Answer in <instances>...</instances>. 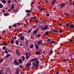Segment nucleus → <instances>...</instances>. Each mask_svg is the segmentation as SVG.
<instances>
[{
    "mask_svg": "<svg viewBox=\"0 0 74 74\" xmlns=\"http://www.w3.org/2000/svg\"><path fill=\"white\" fill-rule=\"evenodd\" d=\"M53 52V51L52 50H51L49 52L48 55L49 56H50L51 54H52V53Z\"/></svg>",
    "mask_w": 74,
    "mask_h": 74,
    "instance_id": "6e6552de",
    "label": "nucleus"
},
{
    "mask_svg": "<svg viewBox=\"0 0 74 74\" xmlns=\"http://www.w3.org/2000/svg\"><path fill=\"white\" fill-rule=\"evenodd\" d=\"M41 36V35L40 34H39L38 35H37L36 36L37 37L39 38Z\"/></svg>",
    "mask_w": 74,
    "mask_h": 74,
    "instance_id": "4be33fe9",
    "label": "nucleus"
},
{
    "mask_svg": "<svg viewBox=\"0 0 74 74\" xmlns=\"http://www.w3.org/2000/svg\"><path fill=\"white\" fill-rule=\"evenodd\" d=\"M3 59L0 60V63H1L3 61Z\"/></svg>",
    "mask_w": 74,
    "mask_h": 74,
    "instance_id": "79ce46f5",
    "label": "nucleus"
},
{
    "mask_svg": "<svg viewBox=\"0 0 74 74\" xmlns=\"http://www.w3.org/2000/svg\"><path fill=\"white\" fill-rule=\"evenodd\" d=\"M34 47V45L32 44L30 45V46H29V48L32 49Z\"/></svg>",
    "mask_w": 74,
    "mask_h": 74,
    "instance_id": "5701e85b",
    "label": "nucleus"
},
{
    "mask_svg": "<svg viewBox=\"0 0 74 74\" xmlns=\"http://www.w3.org/2000/svg\"><path fill=\"white\" fill-rule=\"evenodd\" d=\"M17 61L16 60H14V62H13V64H15V63H17Z\"/></svg>",
    "mask_w": 74,
    "mask_h": 74,
    "instance_id": "c85d7f7f",
    "label": "nucleus"
},
{
    "mask_svg": "<svg viewBox=\"0 0 74 74\" xmlns=\"http://www.w3.org/2000/svg\"><path fill=\"white\" fill-rule=\"evenodd\" d=\"M15 43H16V45H18L19 44V41L18 40H16L15 41Z\"/></svg>",
    "mask_w": 74,
    "mask_h": 74,
    "instance_id": "393cba45",
    "label": "nucleus"
},
{
    "mask_svg": "<svg viewBox=\"0 0 74 74\" xmlns=\"http://www.w3.org/2000/svg\"><path fill=\"white\" fill-rule=\"evenodd\" d=\"M16 38H16V37H14V38H13V39H15V40H16Z\"/></svg>",
    "mask_w": 74,
    "mask_h": 74,
    "instance_id": "338daca9",
    "label": "nucleus"
},
{
    "mask_svg": "<svg viewBox=\"0 0 74 74\" xmlns=\"http://www.w3.org/2000/svg\"><path fill=\"white\" fill-rule=\"evenodd\" d=\"M5 48H6V47H5V46H4V47H3V50H5Z\"/></svg>",
    "mask_w": 74,
    "mask_h": 74,
    "instance_id": "e433bc0d",
    "label": "nucleus"
},
{
    "mask_svg": "<svg viewBox=\"0 0 74 74\" xmlns=\"http://www.w3.org/2000/svg\"><path fill=\"white\" fill-rule=\"evenodd\" d=\"M51 40L50 38H49V39H48V40H47V41L48 42H50V41H51Z\"/></svg>",
    "mask_w": 74,
    "mask_h": 74,
    "instance_id": "a18cd8bd",
    "label": "nucleus"
},
{
    "mask_svg": "<svg viewBox=\"0 0 74 74\" xmlns=\"http://www.w3.org/2000/svg\"><path fill=\"white\" fill-rule=\"evenodd\" d=\"M59 72L58 71H56V74H59Z\"/></svg>",
    "mask_w": 74,
    "mask_h": 74,
    "instance_id": "de8ad7c7",
    "label": "nucleus"
},
{
    "mask_svg": "<svg viewBox=\"0 0 74 74\" xmlns=\"http://www.w3.org/2000/svg\"><path fill=\"white\" fill-rule=\"evenodd\" d=\"M59 25L60 26H62V23H59Z\"/></svg>",
    "mask_w": 74,
    "mask_h": 74,
    "instance_id": "864d4df0",
    "label": "nucleus"
},
{
    "mask_svg": "<svg viewBox=\"0 0 74 74\" xmlns=\"http://www.w3.org/2000/svg\"><path fill=\"white\" fill-rule=\"evenodd\" d=\"M8 3L10 4L11 3V0H9L8 1Z\"/></svg>",
    "mask_w": 74,
    "mask_h": 74,
    "instance_id": "5fc2aeb1",
    "label": "nucleus"
},
{
    "mask_svg": "<svg viewBox=\"0 0 74 74\" xmlns=\"http://www.w3.org/2000/svg\"><path fill=\"white\" fill-rule=\"evenodd\" d=\"M73 41V40H69V42H72V41Z\"/></svg>",
    "mask_w": 74,
    "mask_h": 74,
    "instance_id": "052dcab7",
    "label": "nucleus"
},
{
    "mask_svg": "<svg viewBox=\"0 0 74 74\" xmlns=\"http://www.w3.org/2000/svg\"><path fill=\"white\" fill-rule=\"evenodd\" d=\"M31 3L32 4H33V5H34V2L33 1H32L31 2Z\"/></svg>",
    "mask_w": 74,
    "mask_h": 74,
    "instance_id": "603ef678",
    "label": "nucleus"
},
{
    "mask_svg": "<svg viewBox=\"0 0 74 74\" xmlns=\"http://www.w3.org/2000/svg\"><path fill=\"white\" fill-rule=\"evenodd\" d=\"M14 27H16L17 26V25L16 24H14Z\"/></svg>",
    "mask_w": 74,
    "mask_h": 74,
    "instance_id": "4d7b16f0",
    "label": "nucleus"
},
{
    "mask_svg": "<svg viewBox=\"0 0 74 74\" xmlns=\"http://www.w3.org/2000/svg\"><path fill=\"white\" fill-rule=\"evenodd\" d=\"M38 29H36L33 32V34L35 35L36 34V33L38 32Z\"/></svg>",
    "mask_w": 74,
    "mask_h": 74,
    "instance_id": "7ed1b4c3",
    "label": "nucleus"
},
{
    "mask_svg": "<svg viewBox=\"0 0 74 74\" xmlns=\"http://www.w3.org/2000/svg\"><path fill=\"white\" fill-rule=\"evenodd\" d=\"M38 60V58H33L32 59H31L29 61V62H35V61H38L37 60Z\"/></svg>",
    "mask_w": 74,
    "mask_h": 74,
    "instance_id": "f257e3e1",
    "label": "nucleus"
},
{
    "mask_svg": "<svg viewBox=\"0 0 74 74\" xmlns=\"http://www.w3.org/2000/svg\"><path fill=\"white\" fill-rule=\"evenodd\" d=\"M29 56H26V59H29Z\"/></svg>",
    "mask_w": 74,
    "mask_h": 74,
    "instance_id": "37998d69",
    "label": "nucleus"
},
{
    "mask_svg": "<svg viewBox=\"0 0 74 74\" xmlns=\"http://www.w3.org/2000/svg\"><path fill=\"white\" fill-rule=\"evenodd\" d=\"M19 68H17L16 70V73L15 74H19Z\"/></svg>",
    "mask_w": 74,
    "mask_h": 74,
    "instance_id": "39448f33",
    "label": "nucleus"
},
{
    "mask_svg": "<svg viewBox=\"0 0 74 74\" xmlns=\"http://www.w3.org/2000/svg\"><path fill=\"white\" fill-rule=\"evenodd\" d=\"M26 46H27V48H28V41L27 40V41H26Z\"/></svg>",
    "mask_w": 74,
    "mask_h": 74,
    "instance_id": "6ab92c4d",
    "label": "nucleus"
},
{
    "mask_svg": "<svg viewBox=\"0 0 74 74\" xmlns=\"http://www.w3.org/2000/svg\"><path fill=\"white\" fill-rule=\"evenodd\" d=\"M10 56H11V55L10 54V53H8V54H7V56H6V58H8Z\"/></svg>",
    "mask_w": 74,
    "mask_h": 74,
    "instance_id": "4468645a",
    "label": "nucleus"
},
{
    "mask_svg": "<svg viewBox=\"0 0 74 74\" xmlns=\"http://www.w3.org/2000/svg\"><path fill=\"white\" fill-rule=\"evenodd\" d=\"M3 45H7L8 44L6 43L3 42Z\"/></svg>",
    "mask_w": 74,
    "mask_h": 74,
    "instance_id": "c03bdc74",
    "label": "nucleus"
},
{
    "mask_svg": "<svg viewBox=\"0 0 74 74\" xmlns=\"http://www.w3.org/2000/svg\"><path fill=\"white\" fill-rule=\"evenodd\" d=\"M26 56H28V55H29V53L28 52H27L26 53Z\"/></svg>",
    "mask_w": 74,
    "mask_h": 74,
    "instance_id": "3c124183",
    "label": "nucleus"
},
{
    "mask_svg": "<svg viewBox=\"0 0 74 74\" xmlns=\"http://www.w3.org/2000/svg\"><path fill=\"white\" fill-rule=\"evenodd\" d=\"M68 3H69V2H67V3L66 4H67V5H68V7H69L70 6H69V5Z\"/></svg>",
    "mask_w": 74,
    "mask_h": 74,
    "instance_id": "8fccbe9b",
    "label": "nucleus"
},
{
    "mask_svg": "<svg viewBox=\"0 0 74 74\" xmlns=\"http://www.w3.org/2000/svg\"><path fill=\"white\" fill-rule=\"evenodd\" d=\"M62 6L64 7L66 5V3H62Z\"/></svg>",
    "mask_w": 74,
    "mask_h": 74,
    "instance_id": "412c9836",
    "label": "nucleus"
},
{
    "mask_svg": "<svg viewBox=\"0 0 74 74\" xmlns=\"http://www.w3.org/2000/svg\"><path fill=\"white\" fill-rule=\"evenodd\" d=\"M2 53V54H2V56L4 55V52L2 51V53Z\"/></svg>",
    "mask_w": 74,
    "mask_h": 74,
    "instance_id": "bf43d9fd",
    "label": "nucleus"
},
{
    "mask_svg": "<svg viewBox=\"0 0 74 74\" xmlns=\"http://www.w3.org/2000/svg\"><path fill=\"white\" fill-rule=\"evenodd\" d=\"M1 1L3 3H5L6 2L5 1V0H2V1Z\"/></svg>",
    "mask_w": 74,
    "mask_h": 74,
    "instance_id": "f704fd0d",
    "label": "nucleus"
},
{
    "mask_svg": "<svg viewBox=\"0 0 74 74\" xmlns=\"http://www.w3.org/2000/svg\"><path fill=\"white\" fill-rule=\"evenodd\" d=\"M18 61L20 64H21L23 62L22 60L21 59H19Z\"/></svg>",
    "mask_w": 74,
    "mask_h": 74,
    "instance_id": "f8f14e48",
    "label": "nucleus"
},
{
    "mask_svg": "<svg viewBox=\"0 0 74 74\" xmlns=\"http://www.w3.org/2000/svg\"><path fill=\"white\" fill-rule=\"evenodd\" d=\"M3 72V70H1L0 71V74H2Z\"/></svg>",
    "mask_w": 74,
    "mask_h": 74,
    "instance_id": "473e14b6",
    "label": "nucleus"
},
{
    "mask_svg": "<svg viewBox=\"0 0 74 74\" xmlns=\"http://www.w3.org/2000/svg\"><path fill=\"white\" fill-rule=\"evenodd\" d=\"M56 2V0H53V1H52V2L51 3V4H52L53 5Z\"/></svg>",
    "mask_w": 74,
    "mask_h": 74,
    "instance_id": "a211bd4d",
    "label": "nucleus"
},
{
    "mask_svg": "<svg viewBox=\"0 0 74 74\" xmlns=\"http://www.w3.org/2000/svg\"><path fill=\"white\" fill-rule=\"evenodd\" d=\"M70 71V69H69L67 70V72L68 73H69Z\"/></svg>",
    "mask_w": 74,
    "mask_h": 74,
    "instance_id": "e2e57ef3",
    "label": "nucleus"
},
{
    "mask_svg": "<svg viewBox=\"0 0 74 74\" xmlns=\"http://www.w3.org/2000/svg\"><path fill=\"white\" fill-rule=\"evenodd\" d=\"M55 30L54 29V30H52L51 32H55Z\"/></svg>",
    "mask_w": 74,
    "mask_h": 74,
    "instance_id": "13d9d810",
    "label": "nucleus"
},
{
    "mask_svg": "<svg viewBox=\"0 0 74 74\" xmlns=\"http://www.w3.org/2000/svg\"><path fill=\"white\" fill-rule=\"evenodd\" d=\"M32 30V29H29V30L28 31V33L29 34V33H30L31 32V31Z\"/></svg>",
    "mask_w": 74,
    "mask_h": 74,
    "instance_id": "72a5a7b5",
    "label": "nucleus"
},
{
    "mask_svg": "<svg viewBox=\"0 0 74 74\" xmlns=\"http://www.w3.org/2000/svg\"><path fill=\"white\" fill-rule=\"evenodd\" d=\"M16 54H17L18 55H20V53H19V51H18V49H16Z\"/></svg>",
    "mask_w": 74,
    "mask_h": 74,
    "instance_id": "1a4fd4ad",
    "label": "nucleus"
},
{
    "mask_svg": "<svg viewBox=\"0 0 74 74\" xmlns=\"http://www.w3.org/2000/svg\"><path fill=\"white\" fill-rule=\"evenodd\" d=\"M6 50L8 51L9 52H10V50L9 49H6Z\"/></svg>",
    "mask_w": 74,
    "mask_h": 74,
    "instance_id": "a19ab883",
    "label": "nucleus"
},
{
    "mask_svg": "<svg viewBox=\"0 0 74 74\" xmlns=\"http://www.w3.org/2000/svg\"><path fill=\"white\" fill-rule=\"evenodd\" d=\"M38 64H33V66L34 67H36V66H38Z\"/></svg>",
    "mask_w": 74,
    "mask_h": 74,
    "instance_id": "2f4dec72",
    "label": "nucleus"
},
{
    "mask_svg": "<svg viewBox=\"0 0 74 74\" xmlns=\"http://www.w3.org/2000/svg\"><path fill=\"white\" fill-rule=\"evenodd\" d=\"M21 36L22 34H19V35H18V37H20Z\"/></svg>",
    "mask_w": 74,
    "mask_h": 74,
    "instance_id": "49530a36",
    "label": "nucleus"
},
{
    "mask_svg": "<svg viewBox=\"0 0 74 74\" xmlns=\"http://www.w3.org/2000/svg\"><path fill=\"white\" fill-rule=\"evenodd\" d=\"M20 40H24V36H21L20 38Z\"/></svg>",
    "mask_w": 74,
    "mask_h": 74,
    "instance_id": "0eeeda50",
    "label": "nucleus"
},
{
    "mask_svg": "<svg viewBox=\"0 0 74 74\" xmlns=\"http://www.w3.org/2000/svg\"><path fill=\"white\" fill-rule=\"evenodd\" d=\"M14 40H11V44H14Z\"/></svg>",
    "mask_w": 74,
    "mask_h": 74,
    "instance_id": "58836bf2",
    "label": "nucleus"
},
{
    "mask_svg": "<svg viewBox=\"0 0 74 74\" xmlns=\"http://www.w3.org/2000/svg\"><path fill=\"white\" fill-rule=\"evenodd\" d=\"M10 15V14L9 13H5V14H4V15L5 16H8Z\"/></svg>",
    "mask_w": 74,
    "mask_h": 74,
    "instance_id": "bb28decb",
    "label": "nucleus"
},
{
    "mask_svg": "<svg viewBox=\"0 0 74 74\" xmlns=\"http://www.w3.org/2000/svg\"><path fill=\"white\" fill-rule=\"evenodd\" d=\"M19 62H17V63H14V65H19Z\"/></svg>",
    "mask_w": 74,
    "mask_h": 74,
    "instance_id": "4c0bfd02",
    "label": "nucleus"
},
{
    "mask_svg": "<svg viewBox=\"0 0 74 74\" xmlns=\"http://www.w3.org/2000/svg\"><path fill=\"white\" fill-rule=\"evenodd\" d=\"M19 67H20L21 69L23 68V66L22 65H20Z\"/></svg>",
    "mask_w": 74,
    "mask_h": 74,
    "instance_id": "c756f323",
    "label": "nucleus"
},
{
    "mask_svg": "<svg viewBox=\"0 0 74 74\" xmlns=\"http://www.w3.org/2000/svg\"><path fill=\"white\" fill-rule=\"evenodd\" d=\"M35 47L36 48H39V46L38 45H37L36 44L35 45Z\"/></svg>",
    "mask_w": 74,
    "mask_h": 74,
    "instance_id": "f3484780",
    "label": "nucleus"
},
{
    "mask_svg": "<svg viewBox=\"0 0 74 74\" xmlns=\"http://www.w3.org/2000/svg\"><path fill=\"white\" fill-rule=\"evenodd\" d=\"M48 33H49V32L47 31V32H46L45 33V34L46 36H48Z\"/></svg>",
    "mask_w": 74,
    "mask_h": 74,
    "instance_id": "cd10ccee",
    "label": "nucleus"
},
{
    "mask_svg": "<svg viewBox=\"0 0 74 74\" xmlns=\"http://www.w3.org/2000/svg\"><path fill=\"white\" fill-rule=\"evenodd\" d=\"M36 27H37V26H34V27H33V29H35V28H36Z\"/></svg>",
    "mask_w": 74,
    "mask_h": 74,
    "instance_id": "6e6d98bb",
    "label": "nucleus"
},
{
    "mask_svg": "<svg viewBox=\"0 0 74 74\" xmlns=\"http://www.w3.org/2000/svg\"><path fill=\"white\" fill-rule=\"evenodd\" d=\"M36 63L37 64H39V61H36Z\"/></svg>",
    "mask_w": 74,
    "mask_h": 74,
    "instance_id": "b1692460",
    "label": "nucleus"
},
{
    "mask_svg": "<svg viewBox=\"0 0 74 74\" xmlns=\"http://www.w3.org/2000/svg\"><path fill=\"white\" fill-rule=\"evenodd\" d=\"M56 42L55 41H52L51 42V44H53Z\"/></svg>",
    "mask_w": 74,
    "mask_h": 74,
    "instance_id": "7c9ffc66",
    "label": "nucleus"
},
{
    "mask_svg": "<svg viewBox=\"0 0 74 74\" xmlns=\"http://www.w3.org/2000/svg\"><path fill=\"white\" fill-rule=\"evenodd\" d=\"M36 16H34V17H33L34 19H35L36 18Z\"/></svg>",
    "mask_w": 74,
    "mask_h": 74,
    "instance_id": "774afa93",
    "label": "nucleus"
},
{
    "mask_svg": "<svg viewBox=\"0 0 74 74\" xmlns=\"http://www.w3.org/2000/svg\"><path fill=\"white\" fill-rule=\"evenodd\" d=\"M5 33V31L4 30H3V31H2V33L3 34H4V33Z\"/></svg>",
    "mask_w": 74,
    "mask_h": 74,
    "instance_id": "09e8293b",
    "label": "nucleus"
},
{
    "mask_svg": "<svg viewBox=\"0 0 74 74\" xmlns=\"http://www.w3.org/2000/svg\"><path fill=\"white\" fill-rule=\"evenodd\" d=\"M26 12L27 13H31V11L30 10H26Z\"/></svg>",
    "mask_w": 74,
    "mask_h": 74,
    "instance_id": "dca6fc26",
    "label": "nucleus"
},
{
    "mask_svg": "<svg viewBox=\"0 0 74 74\" xmlns=\"http://www.w3.org/2000/svg\"><path fill=\"white\" fill-rule=\"evenodd\" d=\"M45 9L44 8H43L42 9H40V10H39V12H42V11L43 10H44Z\"/></svg>",
    "mask_w": 74,
    "mask_h": 74,
    "instance_id": "aec40b11",
    "label": "nucleus"
},
{
    "mask_svg": "<svg viewBox=\"0 0 74 74\" xmlns=\"http://www.w3.org/2000/svg\"><path fill=\"white\" fill-rule=\"evenodd\" d=\"M54 33H58V31H57V30H55V31H54Z\"/></svg>",
    "mask_w": 74,
    "mask_h": 74,
    "instance_id": "69168bd1",
    "label": "nucleus"
},
{
    "mask_svg": "<svg viewBox=\"0 0 74 74\" xmlns=\"http://www.w3.org/2000/svg\"><path fill=\"white\" fill-rule=\"evenodd\" d=\"M35 23H36V24L38 23V22L37 21H35Z\"/></svg>",
    "mask_w": 74,
    "mask_h": 74,
    "instance_id": "0e129e2a",
    "label": "nucleus"
},
{
    "mask_svg": "<svg viewBox=\"0 0 74 74\" xmlns=\"http://www.w3.org/2000/svg\"><path fill=\"white\" fill-rule=\"evenodd\" d=\"M31 63H28V64H26V67H29V66H31Z\"/></svg>",
    "mask_w": 74,
    "mask_h": 74,
    "instance_id": "9d476101",
    "label": "nucleus"
},
{
    "mask_svg": "<svg viewBox=\"0 0 74 74\" xmlns=\"http://www.w3.org/2000/svg\"><path fill=\"white\" fill-rule=\"evenodd\" d=\"M37 43L38 45H40L42 43V40L39 41L38 42H37Z\"/></svg>",
    "mask_w": 74,
    "mask_h": 74,
    "instance_id": "20e7f679",
    "label": "nucleus"
},
{
    "mask_svg": "<svg viewBox=\"0 0 74 74\" xmlns=\"http://www.w3.org/2000/svg\"><path fill=\"white\" fill-rule=\"evenodd\" d=\"M41 51H37L35 52V54L36 55H38L39 54H40V53L41 52Z\"/></svg>",
    "mask_w": 74,
    "mask_h": 74,
    "instance_id": "9b49d317",
    "label": "nucleus"
},
{
    "mask_svg": "<svg viewBox=\"0 0 74 74\" xmlns=\"http://www.w3.org/2000/svg\"><path fill=\"white\" fill-rule=\"evenodd\" d=\"M48 27V25L44 26V27H43V28H42V29L43 30H45L46 29H47Z\"/></svg>",
    "mask_w": 74,
    "mask_h": 74,
    "instance_id": "f03ea898",
    "label": "nucleus"
},
{
    "mask_svg": "<svg viewBox=\"0 0 74 74\" xmlns=\"http://www.w3.org/2000/svg\"><path fill=\"white\" fill-rule=\"evenodd\" d=\"M3 5H2V4H0V8H3Z\"/></svg>",
    "mask_w": 74,
    "mask_h": 74,
    "instance_id": "c9c22d12",
    "label": "nucleus"
},
{
    "mask_svg": "<svg viewBox=\"0 0 74 74\" xmlns=\"http://www.w3.org/2000/svg\"><path fill=\"white\" fill-rule=\"evenodd\" d=\"M21 58H22V61H23L25 60V57L24 56H22L21 57Z\"/></svg>",
    "mask_w": 74,
    "mask_h": 74,
    "instance_id": "ddd939ff",
    "label": "nucleus"
},
{
    "mask_svg": "<svg viewBox=\"0 0 74 74\" xmlns=\"http://www.w3.org/2000/svg\"><path fill=\"white\" fill-rule=\"evenodd\" d=\"M14 4H12V8H11V9H14Z\"/></svg>",
    "mask_w": 74,
    "mask_h": 74,
    "instance_id": "a878e982",
    "label": "nucleus"
},
{
    "mask_svg": "<svg viewBox=\"0 0 74 74\" xmlns=\"http://www.w3.org/2000/svg\"><path fill=\"white\" fill-rule=\"evenodd\" d=\"M69 28L70 29H73L74 28V25L73 24H71L69 26Z\"/></svg>",
    "mask_w": 74,
    "mask_h": 74,
    "instance_id": "423d86ee",
    "label": "nucleus"
},
{
    "mask_svg": "<svg viewBox=\"0 0 74 74\" xmlns=\"http://www.w3.org/2000/svg\"><path fill=\"white\" fill-rule=\"evenodd\" d=\"M46 16L48 17L49 16V15L48 14H47L46 15Z\"/></svg>",
    "mask_w": 74,
    "mask_h": 74,
    "instance_id": "680f3d73",
    "label": "nucleus"
},
{
    "mask_svg": "<svg viewBox=\"0 0 74 74\" xmlns=\"http://www.w3.org/2000/svg\"><path fill=\"white\" fill-rule=\"evenodd\" d=\"M4 52H5V53L6 54H7V53H8V51H7L6 50H5L4 51Z\"/></svg>",
    "mask_w": 74,
    "mask_h": 74,
    "instance_id": "ea45409f",
    "label": "nucleus"
},
{
    "mask_svg": "<svg viewBox=\"0 0 74 74\" xmlns=\"http://www.w3.org/2000/svg\"><path fill=\"white\" fill-rule=\"evenodd\" d=\"M66 27H67L68 28H69V27L70 26V25L68 23H66Z\"/></svg>",
    "mask_w": 74,
    "mask_h": 74,
    "instance_id": "2eb2a0df",
    "label": "nucleus"
}]
</instances>
